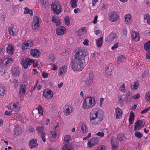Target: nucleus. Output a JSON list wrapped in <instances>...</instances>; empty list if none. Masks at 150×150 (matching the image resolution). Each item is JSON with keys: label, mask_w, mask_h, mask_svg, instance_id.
Segmentation results:
<instances>
[{"label": "nucleus", "mask_w": 150, "mask_h": 150, "mask_svg": "<svg viewBox=\"0 0 150 150\" xmlns=\"http://www.w3.org/2000/svg\"><path fill=\"white\" fill-rule=\"evenodd\" d=\"M88 55L87 49L85 47H81L77 50L75 54L72 57L71 64V69L78 72L83 68V64L86 57Z\"/></svg>", "instance_id": "nucleus-1"}, {"label": "nucleus", "mask_w": 150, "mask_h": 150, "mask_svg": "<svg viewBox=\"0 0 150 150\" xmlns=\"http://www.w3.org/2000/svg\"><path fill=\"white\" fill-rule=\"evenodd\" d=\"M89 118L91 123L93 125L99 124L103 120V112L101 109L93 108L90 113Z\"/></svg>", "instance_id": "nucleus-2"}, {"label": "nucleus", "mask_w": 150, "mask_h": 150, "mask_svg": "<svg viewBox=\"0 0 150 150\" xmlns=\"http://www.w3.org/2000/svg\"><path fill=\"white\" fill-rule=\"evenodd\" d=\"M96 101L95 99L91 97H88L83 100L82 108L84 109L92 108L96 105Z\"/></svg>", "instance_id": "nucleus-3"}, {"label": "nucleus", "mask_w": 150, "mask_h": 150, "mask_svg": "<svg viewBox=\"0 0 150 150\" xmlns=\"http://www.w3.org/2000/svg\"><path fill=\"white\" fill-rule=\"evenodd\" d=\"M13 59L10 56H7L3 57L0 62V67L3 70L7 69V66L10 65L12 64Z\"/></svg>", "instance_id": "nucleus-4"}, {"label": "nucleus", "mask_w": 150, "mask_h": 150, "mask_svg": "<svg viewBox=\"0 0 150 150\" xmlns=\"http://www.w3.org/2000/svg\"><path fill=\"white\" fill-rule=\"evenodd\" d=\"M117 139L114 137L111 138L110 141L113 150H116L118 148L119 143L117 139L120 141H123L125 139L124 135L120 133L117 135Z\"/></svg>", "instance_id": "nucleus-5"}, {"label": "nucleus", "mask_w": 150, "mask_h": 150, "mask_svg": "<svg viewBox=\"0 0 150 150\" xmlns=\"http://www.w3.org/2000/svg\"><path fill=\"white\" fill-rule=\"evenodd\" d=\"M62 6L59 2L53 3L51 5L52 9L54 12V13L58 15L62 11Z\"/></svg>", "instance_id": "nucleus-6"}, {"label": "nucleus", "mask_w": 150, "mask_h": 150, "mask_svg": "<svg viewBox=\"0 0 150 150\" xmlns=\"http://www.w3.org/2000/svg\"><path fill=\"white\" fill-rule=\"evenodd\" d=\"M40 23L41 22L38 17L35 16L31 23L32 29L35 31H38L40 29Z\"/></svg>", "instance_id": "nucleus-7"}, {"label": "nucleus", "mask_w": 150, "mask_h": 150, "mask_svg": "<svg viewBox=\"0 0 150 150\" xmlns=\"http://www.w3.org/2000/svg\"><path fill=\"white\" fill-rule=\"evenodd\" d=\"M21 106V104L19 102L15 103H11L7 106V108L9 110L15 112L18 111L20 110Z\"/></svg>", "instance_id": "nucleus-8"}, {"label": "nucleus", "mask_w": 150, "mask_h": 150, "mask_svg": "<svg viewBox=\"0 0 150 150\" xmlns=\"http://www.w3.org/2000/svg\"><path fill=\"white\" fill-rule=\"evenodd\" d=\"M33 62V59L25 58L21 59V64L22 66L24 69H26L28 67V66H30L32 64Z\"/></svg>", "instance_id": "nucleus-9"}, {"label": "nucleus", "mask_w": 150, "mask_h": 150, "mask_svg": "<svg viewBox=\"0 0 150 150\" xmlns=\"http://www.w3.org/2000/svg\"><path fill=\"white\" fill-rule=\"evenodd\" d=\"M108 19L112 22L117 21L119 19L117 13L116 12H112L108 14Z\"/></svg>", "instance_id": "nucleus-10"}, {"label": "nucleus", "mask_w": 150, "mask_h": 150, "mask_svg": "<svg viewBox=\"0 0 150 150\" xmlns=\"http://www.w3.org/2000/svg\"><path fill=\"white\" fill-rule=\"evenodd\" d=\"M67 66L63 65L60 67L57 71V74L59 77H62L65 75L67 71Z\"/></svg>", "instance_id": "nucleus-11"}, {"label": "nucleus", "mask_w": 150, "mask_h": 150, "mask_svg": "<svg viewBox=\"0 0 150 150\" xmlns=\"http://www.w3.org/2000/svg\"><path fill=\"white\" fill-rule=\"evenodd\" d=\"M42 94L43 97L48 100L52 99L53 96L52 91L49 89H45L43 91Z\"/></svg>", "instance_id": "nucleus-12"}, {"label": "nucleus", "mask_w": 150, "mask_h": 150, "mask_svg": "<svg viewBox=\"0 0 150 150\" xmlns=\"http://www.w3.org/2000/svg\"><path fill=\"white\" fill-rule=\"evenodd\" d=\"M11 72L13 76L15 77L19 76L20 74V69L16 65H13L12 68Z\"/></svg>", "instance_id": "nucleus-13"}, {"label": "nucleus", "mask_w": 150, "mask_h": 150, "mask_svg": "<svg viewBox=\"0 0 150 150\" xmlns=\"http://www.w3.org/2000/svg\"><path fill=\"white\" fill-rule=\"evenodd\" d=\"M6 49L8 53L12 56L13 54L15 52V48L14 45L11 43L7 44V46L6 47Z\"/></svg>", "instance_id": "nucleus-14"}, {"label": "nucleus", "mask_w": 150, "mask_h": 150, "mask_svg": "<svg viewBox=\"0 0 150 150\" xmlns=\"http://www.w3.org/2000/svg\"><path fill=\"white\" fill-rule=\"evenodd\" d=\"M34 45L33 43L31 41H27L23 43L21 45L22 49L23 50H25L28 48Z\"/></svg>", "instance_id": "nucleus-15"}, {"label": "nucleus", "mask_w": 150, "mask_h": 150, "mask_svg": "<svg viewBox=\"0 0 150 150\" xmlns=\"http://www.w3.org/2000/svg\"><path fill=\"white\" fill-rule=\"evenodd\" d=\"M66 28L63 26H60L56 29V34L58 35H62L64 34L66 32Z\"/></svg>", "instance_id": "nucleus-16"}, {"label": "nucleus", "mask_w": 150, "mask_h": 150, "mask_svg": "<svg viewBox=\"0 0 150 150\" xmlns=\"http://www.w3.org/2000/svg\"><path fill=\"white\" fill-rule=\"evenodd\" d=\"M144 123L143 120H139L134 124V130H138L144 127Z\"/></svg>", "instance_id": "nucleus-17"}, {"label": "nucleus", "mask_w": 150, "mask_h": 150, "mask_svg": "<svg viewBox=\"0 0 150 150\" xmlns=\"http://www.w3.org/2000/svg\"><path fill=\"white\" fill-rule=\"evenodd\" d=\"M98 143V140L96 138H93L89 140L88 143V146L89 148H91Z\"/></svg>", "instance_id": "nucleus-18"}, {"label": "nucleus", "mask_w": 150, "mask_h": 150, "mask_svg": "<svg viewBox=\"0 0 150 150\" xmlns=\"http://www.w3.org/2000/svg\"><path fill=\"white\" fill-rule=\"evenodd\" d=\"M116 33H110L106 39V40L109 43L113 42L116 38Z\"/></svg>", "instance_id": "nucleus-19"}, {"label": "nucleus", "mask_w": 150, "mask_h": 150, "mask_svg": "<svg viewBox=\"0 0 150 150\" xmlns=\"http://www.w3.org/2000/svg\"><path fill=\"white\" fill-rule=\"evenodd\" d=\"M30 55L35 58H37L39 57L40 54V52L37 49H32L30 51Z\"/></svg>", "instance_id": "nucleus-20"}, {"label": "nucleus", "mask_w": 150, "mask_h": 150, "mask_svg": "<svg viewBox=\"0 0 150 150\" xmlns=\"http://www.w3.org/2000/svg\"><path fill=\"white\" fill-rule=\"evenodd\" d=\"M131 37L132 39L136 42L138 41L140 39L139 33L138 32L135 31L132 32Z\"/></svg>", "instance_id": "nucleus-21"}, {"label": "nucleus", "mask_w": 150, "mask_h": 150, "mask_svg": "<svg viewBox=\"0 0 150 150\" xmlns=\"http://www.w3.org/2000/svg\"><path fill=\"white\" fill-rule=\"evenodd\" d=\"M38 145L35 139H32L29 141V146L31 149L37 147Z\"/></svg>", "instance_id": "nucleus-22"}, {"label": "nucleus", "mask_w": 150, "mask_h": 150, "mask_svg": "<svg viewBox=\"0 0 150 150\" xmlns=\"http://www.w3.org/2000/svg\"><path fill=\"white\" fill-rule=\"evenodd\" d=\"M8 31L9 34L13 36H15L16 35L17 31L14 28V25L13 24H11L8 27Z\"/></svg>", "instance_id": "nucleus-23"}, {"label": "nucleus", "mask_w": 150, "mask_h": 150, "mask_svg": "<svg viewBox=\"0 0 150 150\" xmlns=\"http://www.w3.org/2000/svg\"><path fill=\"white\" fill-rule=\"evenodd\" d=\"M52 22L55 23L56 25L57 26L59 25L61 23V19L55 16H52Z\"/></svg>", "instance_id": "nucleus-24"}, {"label": "nucleus", "mask_w": 150, "mask_h": 150, "mask_svg": "<svg viewBox=\"0 0 150 150\" xmlns=\"http://www.w3.org/2000/svg\"><path fill=\"white\" fill-rule=\"evenodd\" d=\"M122 111L119 108L117 107L115 109V114L117 119H120L122 116Z\"/></svg>", "instance_id": "nucleus-25"}, {"label": "nucleus", "mask_w": 150, "mask_h": 150, "mask_svg": "<svg viewBox=\"0 0 150 150\" xmlns=\"http://www.w3.org/2000/svg\"><path fill=\"white\" fill-rule=\"evenodd\" d=\"M132 18L131 15L129 14H127L125 16V21L127 24H130L132 21Z\"/></svg>", "instance_id": "nucleus-26"}, {"label": "nucleus", "mask_w": 150, "mask_h": 150, "mask_svg": "<svg viewBox=\"0 0 150 150\" xmlns=\"http://www.w3.org/2000/svg\"><path fill=\"white\" fill-rule=\"evenodd\" d=\"M26 87L25 84H22L20 86L19 93L21 95L23 96L25 93Z\"/></svg>", "instance_id": "nucleus-27"}, {"label": "nucleus", "mask_w": 150, "mask_h": 150, "mask_svg": "<svg viewBox=\"0 0 150 150\" xmlns=\"http://www.w3.org/2000/svg\"><path fill=\"white\" fill-rule=\"evenodd\" d=\"M119 89L121 92L125 93L126 91L125 87V85L123 82L120 83L118 84Z\"/></svg>", "instance_id": "nucleus-28"}, {"label": "nucleus", "mask_w": 150, "mask_h": 150, "mask_svg": "<svg viewBox=\"0 0 150 150\" xmlns=\"http://www.w3.org/2000/svg\"><path fill=\"white\" fill-rule=\"evenodd\" d=\"M14 132V134L16 135H18L22 133V131L20 126L16 125L15 126Z\"/></svg>", "instance_id": "nucleus-29"}, {"label": "nucleus", "mask_w": 150, "mask_h": 150, "mask_svg": "<svg viewBox=\"0 0 150 150\" xmlns=\"http://www.w3.org/2000/svg\"><path fill=\"white\" fill-rule=\"evenodd\" d=\"M81 132L83 134H84L87 132L88 129L86 127V124L83 123L81 126Z\"/></svg>", "instance_id": "nucleus-30"}, {"label": "nucleus", "mask_w": 150, "mask_h": 150, "mask_svg": "<svg viewBox=\"0 0 150 150\" xmlns=\"http://www.w3.org/2000/svg\"><path fill=\"white\" fill-rule=\"evenodd\" d=\"M73 111V110L72 107L71 106H69L67 108H65L64 111V114L66 116H68Z\"/></svg>", "instance_id": "nucleus-31"}, {"label": "nucleus", "mask_w": 150, "mask_h": 150, "mask_svg": "<svg viewBox=\"0 0 150 150\" xmlns=\"http://www.w3.org/2000/svg\"><path fill=\"white\" fill-rule=\"evenodd\" d=\"M74 147L70 144H64L62 147V150H73Z\"/></svg>", "instance_id": "nucleus-32"}, {"label": "nucleus", "mask_w": 150, "mask_h": 150, "mask_svg": "<svg viewBox=\"0 0 150 150\" xmlns=\"http://www.w3.org/2000/svg\"><path fill=\"white\" fill-rule=\"evenodd\" d=\"M134 114L133 111H131L129 118V125L132 124L134 121Z\"/></svg>", "instance_id": "nucleus-33"}, {"label": "nucleus", "mask_w": 150, "mask_h": 150, "mask_svg": "<svg viewBox=\"0 0 150 150\" xmlns=\"http://www.w3.org/2000/svg\"><path fill=\"white\" fill-rule=\"evenodd\" d=\"M86 33V28L85 27L80 28L78 31V35L81 36L84 35Z\"/></svg>", "instance_id": "nucleus-34"}, {"label": "nucleus", "mask_w": 150, "mask_h": 150, "mask_svg": "<svg viewBox=\"0 0 150 150\" xmlns=\"http://www.w3.org/2000/svg\"><path fill=\"white\" fill-rule=\"evenodd\" d=\"M41 3L42 7L45 8H47L49 6L47 0H41Z\"/></svg>", "instance_id": "nucleus-35"}, {"label": "nucleus", "mask_w": 150, "mask_h": 150, "mask_svg": "<svg viewBox=\"0 0 150 150\" xmlns=\"http://www.w3.org/2000/svg\"><path fill=\"white\" fill-rule=\"evenodd\" d=\"M144 48L145 50L150 51V41L145 42L144 45Z\"/></svg>", "instance_id": "nucleus-36"}, {"label": "nucleus", "mask_w": 150, "mask_h": 150, "mask_svg": "<svg viewBox=\"0 0 150 150\" xmlns=\"http://www.w3.org/2000/svg\"><path fill=\"white\" fill-rule=\"evenodd\" d=\"M144 98L146 102L150 103V90L146 93Z\"/></svg>", "instance_id": "nucleus-37"}, {"label": "nucleus", "mask_w": 150, "mask_h": 150, "mask_svg": "<svg viewBox=\"0 0 150 150\" xmlns=\"http://www.w3.org/2000/svg\"><path fill=\"white\" fill-rule=\"evenodd\" d=\"M139 84V82L138 81L135 82L133 85L131 87V89L132 90L137 89L138 87Z\"/></svg>", "instance_id": "nucleus-38"}, {"label": "nucleus", "mask_w": 150, "mask_h": 150, "mask_svg": "<svg viewBox=\"0 0 150 150\" xmlns=\"http://www.w3.org/2000/svg\"><path fill=\"white\" fill-rule=\"evenodd\" d=\"M78 0H71L70 2V4L72 7L76 8L77 6V2Z\"/></svg>", "instance_id": "nucleus-39"}, {"label": "nucleus", "mask_w": 150, "mask_h": 150, "mask_svg": "<svg viewBox=\"0 0 150 150\" xmlns=\"http://www.w3.org/2000/svg\"><path fill=\"white\" fill-rule=\"evenodd\" d=\"M103 38L101 37L96 41V45L98 47H100L102 45L103 43Z\"/></svg>", "instance_id": "nucleus-40"}, {"label": "nucleus", "mask_w": 150, "mask_h": 150, "mask_svg": "<svg viewBox=\"0 0 150 150\" xmlns=\"http://www.w3.org/2000/svg\"><path fill=\"white\" fill-rule=\"evenodd\" d=\"M71 139V136L70 135L67 134L64 137V141L65 142L69 143Z\"/></svg>", "instance_id": "nucleus-41"}, {"label": "nucleus", "mask_w": 150, "mask_h": 150, "mask_svg": "<svg viewBox=\"0 0 150 150\" xmlns=\"http://www.w3.org/2000/svg\"><path fill=\"white\" fill-rule=\"evenodd\" d=\"M5 87L2 85H0V96H3L5 94Z\"/></svg>", "instance_id": "nucleus-42"}, {"label": "nucleus", "mask_w": 150, "mask_h": 150, "mask_svg": "<svg viewBox=\"0 0 150 150\" xmlns=\"http://www.w3.org/2000/svg\"><path fill=\"white\" fill-rule=\"evenodd\" d=\"M44 130V127L43 126L41 127L38 126L36 128V130L39 133H41L42 134V132H43Z\"/></svg>", "instance_id": "nucleus-43"}, {"label": "nucleus", "mask_w": 150, "mask_h": 150, "mask_svg": "<svg viewBox=\"0 0 150 150\" xmlns=\"http://www.w3.org/2000/svg\"><path fill=\"white\" fill-rule=\"evenodd\" d=\"M93 82V80L88 79L86 80L85 83L86 85H87L88 86H90L92 84Z\"/></svg>", "instance_id": "nucleus-44"}, {"label": "nucleus", "mask_w": 150, "mask_h": 150, "mask_svg": "<svg viewBox=\"0 0 150 150\" xmlns=\"http://www.w3.org/2000/svg\"><path fill=\"white\" fill-rule=\"evenodd\" d=\"M24 13L25 14L29 13L31 15H33V13L31 10L28 9L27 8L25 7L24 8Z\"/></svg>", "instance_id": "nucleus-45"}, {"label": "nucleus", "mask_w": 150, "mask_h": 150, "mask_svg": "<svg viewBox=\"0 0 150 150\" xmlns=\"http://www.w3.org/2000/svg\"><path fill=\"white\" fill-rule=\"evenodd\" d=\"M125 59L126 57L124 55H121L118 57L117 59V61L118 62L120 63L125 60Z\"/></svg>", "instance_id": "nucleus-46"}, {"label": "nucleus", "mask_w": 150, "mask_h": 150, "mask_svg": "<svg viewBox=\"0 0 150 150\" xmlns=\"http://www.w3.org/2000/svg\"><path fill=\"white\" fill-rule=\"evenodd\" d=\"M37 109L38 111V112L39 114H40V115H43V112L42 108L41 106L39 105L37 108Z\"/></svg>", "instance_id": "nucleus-47"}, {"label": "nucleus", "mask_w": 150, "mask_h": 150, "mask_svg": "<svg viewBox=\"0 0 150 150\" xmlns=\"http://www.w3.org/2000/svg\"><path fill=\"white\" fill-rule=\"evenodd\" d=\"M109 68L108 67H107L106 68V70L105 71V74L106 76L109 77L111 74L110 70H109Z\"/></svg>", "instance_id": "nucleus-48"}, {"label": "nucleus", "mask_w": 150, "mask_h": 150, "mask_svg": "<svg viewBox=\"0 0 150 150\" xmlns=\"http://www.w3.org/2000/svg\"><path fill=\"white\" fill-rule=\"evenodd\" d=\"M64 20L65 25L67 26H69L70 24V21L69 17L67 16L65 17Z\"/></svg>", "instance_id": "nucleus-49"}, {"label": "nucleus", "mask_w": 150, "mask_h": 150, "mask_svg": "<svg viewBox=\"0 0 150 150\" xmlns=\"http://www.w3.org/2000/svg\"><path fill=\"white\" fill-rule=\"evenodd\" d=\"M57 131L53 130V131H51V137L53 138H56L57 136Z\"/></svg>", "instance_id": "nucleus-50"}, {"label": "nucleus", "mask_w": 150, "mask_h": 150, "mask_svg": "<svg viewBox=\"0 0 150 150\" xmlns=\"http://www.w3.org/2000/svg\"><path fill=\"white\" fill-rule=\"evenodd\" d=\"M93 77L94 75L93 72L92 71H90L89 73L88 78V79L93 80Z\"/></svg>", "instance_id": "nucleus-51"}, {"label": "nucleus", "mask_w": 150, "mask_h": 150, "mask_svg": "<svg viewBox=\"0 0 150 150\" xmlns=\"http://www.w3.org/2000/svg\"><path fill=\"white\" fill-rule=\"evenodd\" d=\"M134 135L136 137L139 138H140L143 136L142 134L139 132H136Z\"/></svg>", "instance_id": "nucleus-52"}, {"label": "nucleus", "mask_w": 150, "mask_h": 150, "mask_svg": "<svg viewBox=\"0 0 150 150\" xmlns=\"http://www.w3.org/2000/svg\"><path fill=\"white\" fill-rule=\"evenodd\" d=\"M13 83L14 84V88H16L18 84V80L16 79H14L13 81Z\"/></svg>", "instance_id": "nucleus-53"}, {"label": "nucleus", "mask_w": 150, "mask_h": 150, "mask_svg": "<svg viewBox=\"0 0 150 150\" xmlns=\"http://www.w3.org/2000/svg\"><path fill=\"white\" fill-rule=\"evenodd\" d=\"M70 53L69 50L68 49H66L65 50V52H63L62 54L63 56H65L68 55Z\"/></svg>", "instance_id": "nucleus-54"}, {"label": "nucleus", "mask_w": 150, "mask_h": 150, "mask_svg": "<svg viewBox=\"0 0 150 150\" xmlns=\"http://www.w3.org/2000/svg\"><path fill=\"white\" fill-rule=\"evenodd\" d=\"M145 34L146 38H150V30H146Z\"/></svg>", "instance_id": "nucleus-55"}, {"label": "nucleus", "mask_w": 150, "mask_h": 150, "mask_svg": "<svg viewBox=\"0 0 150 150\" xmlns=\"http://www.w3.org/2000/svg\"><path fill=\"white\" fill-rule=\"evenodd\" d=\"M46 135L45 132H42V133L41 134L42 139L44 142H45L46 141L45 138Z\"/></svg>", "instance_id": "nucleus-56"}, {"label": "nucleus", "mask_w": 150, "mask_h": 150, "mask_svg": "<svg viewBox=\"0 0 150 150\" xmlns=\"http://www.w3.org/2000/svg\"><path fill=\"white\" fill-rule=\"evenodd\" d=\"M55 56L54 55L52 54L50 56V59L51 61L53 62H55Z\"/></svg>", "instance_id": "nucleus-57"}, {"label": "nucleus", "mask_w": 150, "mask_h": 150, "mask_svg": "<svg viewBox=\"0 0 150 150\" xmlns=\"http://www.w3.org/2000/svg\"><path fill=\"white\" fill-rule=\"evenodd\" d=\"M130 94L127 95L125 99L126 101H129L131 100V99L132 98Z\"/></svg>", "instance_id": "nucleus-58"}, {"label": "nucleus", "mask_w": 150, "mask_h": 150, "mask_svg": "<svg viewBox=\"0 0 150 150\" xmlns=\"http://www.w3.org/2000/svg\"><path fill=\"white\" fill-rule=\"evenodd\" d=\"M140 97V95L139 93H137V94L134 95L132 97V98L137 100Z\"/></svg>", "instance_id": "nucleus-59"}, {"label": "nucleus", "mask_w": 150, "mask_h": 150, "mask_svg": "<svg viewBox=\"0 0 150 150\" xmlns=\"http://www.w3.org/2000/svg\"><path fill=\"white\" fill-rule=\"evenodd\" d=\"M150 110V106L144 109L143 110H142L141 112V114H143L145 113H146L147 112Z\"/></svg>", "instance_id": "nucleus-60"}, {"label": "nucleus", "mask_w": 150, "mask_h": 150, "mask_svg": "<svg viewBox=\"0 0 150 150\" xmlns=\"http://www.w3.org/2000/svg\"><path fill=\"white\" fill-rule=\"evenodd\" d=\"M96 135L101 137H103L104 136V132H98L96 134Z\"/></svg>", "instance_id": "nucleus-61"}, {"label": "nucleus", "mask_w": 150, "mask_h": 150, "mask_svg": "<svg viewBox=\"0 0 150 150\" xmlns=\"http://www.w3.org/2000/svg\"><path fill=\"white\" fill-rule=\"evenodd\" d=\"M51 69L52 70H55L57 69V67L56 66L53 64H50Z\"/></svg>", "instance_id": "nucleus-62"}, {"label": "nucleus", "mask_w": 150, "mask_h": 150, "mask_svg": "<svg viewBox=\"0 0 150 150\" xmlns=\"http://www.w3.org/2000/svg\"><path fill=\"white\" fill-rule=\"evenodd\" d=\"M118 102L120 104H121L123 103V98L122 96H120L118 97Z\"/></svg>", "instance_id": "nucleus-63"}, {"label": "nucleus", "mask_w": 150, "mask_h": 150, "mask_svg": "<svg viewBox=\"0 0 150 150\" xmlns=\"http://www.w3.org/2000/svg\"><path fill=\"white\" fill-rule=\"evenodd\" d=\"M105 148L104 146H100L98 147L95 150H105Z\"/></svg>", "instance_id": "nucleus-64"}]
</instances>
